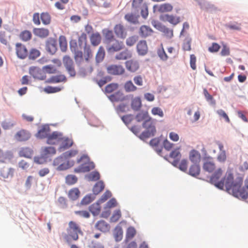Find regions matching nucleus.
<instances>
[{"label":"nucleus","mask_w":248,"mask_h":248,"mask_svg":"<svg viewBox=\"0 0 248 248\" xmlns=\"http://www.w3.org/2000/svg\"><path fill=\"white\" fill-rule=\"evenodd\" d=\"M78 162L80 163V165L74 169V172L76 173L88 172L94 168V163L90 161L89 158L87 155H82L78 160Z\"/></svg>","instance_id":"nucleus-3"},{"label":"nucleus","mask_w":248,"mask_h":248,"mask_svg":"<svg viewBox=\"0 0 248 248\" xmlns=\"http://www.w3.org/2000/svg\"><path fill=\"white\" fill-rule=\"evenodd\" d=\"M203 94L207 101L210 102L212 105H215L216 104L215 100L214 99L213 97L209 94L207 89H203Z\"/></svg>","instance_id":"nucleus-53"},{"label":"nucleus","mask_w":248,"mask_h":248,"mask_svg":"<svg viewBox=\"0 0 248 248\" xmlns=\"http://www.w3.org/2000/svg\"><path fill=\"white\" fill-rule=\"evenodd\" d=\"M33 32L35 35L42 38L47 37L49 34V30L44 28H35Z\"/></svg>","instance_id":"nucleus-19"},{"label":"nucleus","mask_w":248,"mask_h":248,"mask_svg":"<svg viewBox=\"0 0 248 248\" xmlns=\"http://www.w3.org/2000/svg\"><path fill=\"white\" fill-rule=\"evenodd\" d=\"M73 53H74V59L77 62H81L83 60L84 56L81 50H78Z\"/></svg>","instance_id":"nucleus-54"},{"label":"nucleus","mask_w":248,"mask_h":248,"mask_svg":"<svg viewBox=\"0 0 248 248\" xmlns=\"http://www.w3.org/2000/svg\"><path fill=\"white\" fill-rule=\"evenodd\" d=\"M63 62L69 74L71 77L75 76L76 72L73 60L69 56H65L63 58Z\"/></svg>","instance_id":"nucleus-5"},{"label":"nucleus","mask_w":248,"mask_h":248,"mask_svg":"<svg viewBox=\"0 0 248 248\" xmlns=\"http://www.w3.org/2000/svg\"><path fill=\"white\" fill-rule=\"evenodd\" d=\"M16 54L18 58L25 59L28 56V51L26 46L21 43H16Z\"/></svg>","instance_id":"nucleus-9"},{"label":"nucleus","mask_w":248,"mask_h":248,"mask_svg":"<svg viewBox=\"0 0 248 248\" xmlns=\"http://www.w3.org/2000/svg\"><path fill=\"white\" fill-rule=\"evenodd\" d=\"M122 216L121 211L120 209L116 210L110 218V221L116 222L119 220Z\"/></svg>","instance_id":"nucleus-51"},{"label":"nucleus","mask_w":248,"mask_h":248,"mask_svg":"<svg viewBox=\"0 0 248 248\" xmlns=\"http://www.w3.org/2000/svg\"><path fill=\"white\" fill-rule=\"evenodd\" d=\"M40 19L45 25H49L51 21V17L47 12H43L40 15Z\"/></svg>","instance_id":"nucleus-34"},{"label":"nucleus","mask_w":248,"mask_h":248,"mask_svg":"<svg viewBox=\"0 0 248 248\" xmlns=\"http://www.w3.org/2000/svg\"><path fill=\"white\" fill-rule=\"evenodd\" d=\"M29 54V58L31 60H34L38 58L40 55V51L35 48H32Z\"/></svg>","instance_id":"nucleus-52"},{"label":"nucleus","mask_w":248,"mask_h":248,"mask_svg":"<svg viewBox=\"0 0 248 248\" xmlns=\"http://www.w3.org/2000/svg\"><path fill=\"white\" fill-rule=\"evenodd\" d=\"M61 88L58 87H53L51 86H47L44 89V91L47 93H51L58 92L61 90Z\"/></svg>","instance_id":"nucleus-62"},{"label":"nucleus","mask_w":248,"mask_h":248,"mask_svg":"<svg viewBox=\"0 0 248 248\" xmlns=\"http://www.w3.org/2000/svg\"><path fill=\"white\" fill-rule=\"evenodd\" d=\"M142 126L146 130L140 134V138L141 139L144 140L155 135L156 129L152 119L150 121H144L142 124Z\"/></svg>","instance_id":"nucleus-4"},{"label":"nucleus","mask_w":248,"mask_h":248,"mask_svg":"<svg viewBox=\"0 0 248 248\" xmlns=\"http://www.w3.org/2000/svg\"><path fill=\"white\" fill-rule=\"evenodd\" d=\"M109 98L111 102H119L124 100L125 96L122 93L118 92L111 95Z\"/></svg>","instance_id":"nucleus-29"},{"label":"nucleus","mask_w":248,"mask_h":248,"mask_svg":"<svg viewBox=\"0 0 248 248\" xmlns=\"http://www.w3.org/2000/svg\"><path fill=\"white\" fill-rule=\"evenodd\" d=\"M95 228L101 232H105L109 230V225L104 220L98 221L95 225Z\"/></svg>","instance_id":"nucleus-27"},{"label":"nucleus","mask_w":248,"mask_h":248,"mask_svg":"<svg viewBox=\"0 0 248 248\" xmlns=\"http://www.w3.org/2000/svg\"><path fill=\"white\" fill-rule=\"evenodd\" d=\"M160 19L163 21H168L173 25H176L180 22V17L172 15L166 14L162 16Z\"/></svg>","instance_id":"nucleus-13"},{"label":"nucleus","mask_w":248,"mask_h":248,"mask_svg":"<svg viewBox=\"0 0 248 248\" xmlns=\"http://www.w3.org/2000/svg\"><path fill=\"white\" fill-rule=\"evenodd\" d=\"M222 173L223 170L221 168L217 169L211 176V183L220 189H223L225 187L229 193L238 199H247L248 193L244 187H242L243 178L237 177L234 179L232 170L228 169L224 178L219 180Z\"/></svg>","instance_id":"nucleus-1"},{"label":"nucleus","mask_w":248,"mask_h":248,"mask_svg":"<svg viewBox=\"0 0 248 248\" xmlns=\"http://www.w3.org/2000/svg\"><path fill=\"white\" fill-rule=\"evenodd\" d=\"M187 164L188 163L187 160L183 159L179 164L178 163L177 167H178L181 170L186 172L187 170Z\"/></svg>","instance_id":"nucleus-59"},{"label":"nucleus","mask_w":248,"mask_h":248,"mask_svg":"<svg viewBox=\"0 0 248 248\" xmlns=\"http://www.w3.org/2000/svg\"><path fill=\"white\" fill-rule=\"evenodd\" d=\"M78 181V178L76 176L69 174L65 177V183L68 185H72L76 184Z\"/></svg>","instance_id":"nucleus-48"},{"label":"nucleus","mask_w":248,"mask_h":248,"mask_svg":"<svg viewBox=\"0 0 248 248\" xmlns=\"http://www.w3.org/2000/svg\"><path fill=\"white\" fill-rule=\"evenodd\" d=\"M80 195V191L78 188H73L70 189L68 192V197L74 201L78 199Z\"/></svg>","instance_id":"nucleus-36"},{"label":"nucleus","mask_w":248,"mask_h":248,"mask_svg":"<svg viewBox=\"0 0 248 248\" xmlns=\"http://www.w3.org/2000/svg\"><path fill=\"white\" fill-rule=\"evenodd\" d=\"M108 74L113 75H121L125 73V69L121 65L112 64L107 67Z\"/></svg>","instance_id":"nucleus-7"},{"label":"nucleus","mask_w":248,"mask_h":248,"mask_svg":"<svg viewBox=\"0 0 248 248\" xmlns=\"http://www.w3.org/2000/svg\"><path fill=\"white\" fill-rule=\"evenodd\" d=\"M114 32L118 38L124 39L127 36V31L124 26L121 24H116L113 28Z\"/></svg>","instance_id":"nucleus-10"},{"label":"nucleus","mask_w":248,"mask_h":248,"mask_svg":"<svg viewBox=\"0 0 248 248\" xmlns=\"http://www.w3.org/2000/svg\"><path fill=\"white\" fill-rule=\"evenodd\" d=\"M161 31L164 35L167 38H171L173 36V30L165 26L161 27Z\"/></svg>","instance_id":"nucleus-50"},{"label":"nucleus","mask_w":248,"mask_h":248,"mask_svg":"<svg viewBox=\"0 0 248 248\" xmlns=\"http://www.w3.org/2000/svg\"><path fill=\"white\" fill-rule=\"evenodd\" d=\"M137 49L139 55H145L148 51L146 42L144 40L140 41L137 45Z\"/></svg>","instance_id":"nucleus-18"},{"label":"nucleus","mask_w":248,"mask_h":248,"mask_svg":"<svg viewBox=\"0 0 248 248\" xmlns=\"http://www.w3.org/2000/svg\"><path fill=\"white\" fill-rule=\"evenodd\" d=\"M136 119L137 122H140L144 121H150L152 119L151 117L149 116L148 112L147 111H141L138 113L136 116Z\"/></svg>","instance_id":"nucleus-26"},{"label":"nucleus","mask_w":248,"mask_h":248,"mask_svg":"<svg viewBox=\"0 0 248 248\" xmlns=\"http://www.w3.org/2000/svg\"><path fill=\"white\" fill-rule=\"evenodd\" d=\"M90 181H97L100 179V174L97 171H93L88 175Z\"/></svg>","instance_id":"nucleus-60"},{"label":"nucleus","mask_w":248,"mask_h":248,"mask_svg":"<svg viewBox=\"0 0 248 248\" xmlns=\"http://www.w3.org/2000/svg\"><path fill=\"white\" fill-rule=\"evenodd\" d=\"M103 34L105 38V42L108 45L110 44L113 40L116 38L112 31L109 29H105L103 30Z\"/></svg>","instance_id":"nucleus-16"},{"label":"nucleus","mask_w":248,"mask_h":248,"mask_svg":"<svg viewBox=\"0 0 248 248\" xmlns=\"http://www.w3.org/2000/svg\"><path fill=\"white\" fill-rule=\"evenodd\" d=\"M66 80V78L65 76L60 75L52 76L46 80V82L48 83H56L63 81L65 82Z\"/></svg>","instance_id":"nucleus-23"},{"label":"nucleus","mask_w":248,"mask_h":248,"mask_svg":"<svg viewBox=\"0 0 248 248\" xmlns=\"http://www.w3.org/2000/svg\"><path fill=\"white\" fill-rule=\"evenodd\" d=\"M118 87V85L116 83H111L108 85L105 88L106 92L108 93H112L116 90Z\"/></svg>","instance_id":"nucleus-64"},{"label":"nucleus","mask_w":248,"mask_h":248,"mask_svg":"<svg viewBox=\"0 0 248 248\" xmlns=\"http://www.w3.org/2000/svg\"><path fill=\"white\" fill-rule=\"evenodd\" d=\"M189 159L193 164H199L201 160V155L199 151L192 150L189 152Z\"/></svg>","instance_id":"nucleus-15"},{"label":"nucleus","mask_w":248,"mask_h":248,"mask_svg":"<svg viewBox=\"0 0 248 248\" xmlns=\"http://www.w3.org/2000/svg\"><path fill=\"white\" fill-rule=\"evenodd\" d=\"M66 232L67 233H63L62 235L63 239L68 244L71 243V240L77 241L79 238L78 235L83 234L79 224L74 221L69 222Z\"/></svg>","instance_id":"nucleus-2"},{"label":"nucleus","mask_w":248,"mask_h":248,"mask_svg":"<svg viewBox=\"0 0 248 248\" xmlns=\"http://www.w3.org/2000/svg\"><path fill=\"white\" fill-rule=\"evenodd\" d=\"M192 39L189 36H187L184 41V43L183 44V49L185 51H190L191 49V43Z\"/></svg>","instance_id":"nucleus-46"},{"label":"nucleus","mask_w":248,"mask_h":248,"mask_svg":"<svg viewBox=\"0 0 248 248\" xmlns=\"http://www.w3.org/2000/svg\"><path fill=\"white\" fill-rule=\"evenodd\" d=\"M200 171L199 164H193L189 168V174L194 177H197L200 174Z\"/></svg>","instance_id":"nucleus-28"},{"label":"nucleus","mask_w":248,"mask_h":248,"mask_svg":"<svg viewBox=\"0 0 248 248\" xmlns=\"http://www.w3.org/2000/svg\"><path fill=\"white\" fill-rule=\"evenodd\" d=\"M32 36V34L31 31H22L20 35V38L24 41H28L30 40Z\"/></svg>","instance_id":"nucleus-45"},{"label":"nucleus","mask_w":248,"mask_h":248,"mask_svg":"<svg viewBox=\"0 0 248 248\" xmlns=\"http://www.w3.org/2000/svg\"><path fill=\"white\" fill-rule=\"evenodd\" d=\"M105 55V51L103 46L99 47L98 50L96 55V61L99 62L103 61Z\"/></svg>","instance_id":"nucleus-44"},{"label":"nucleus","mask_w":248,"mask_h":248,"mask_svg":"<svg viewBox=\"0 0 248 248\" xmlns=\"http://www.w3.org/2000/svg\"><path fill=\"white\" fill-rule=\"evenodd\" d=\"M123 231L121 227L118 226L114 230V236L116 241H120L122 239Z\"/></svg>","instance_id":"nucleus-43"},{"label":"nucleus","mask_w":248,"mask_h":248,"mask_svg":"<svg viewBox=\"0 0 248 248\" xmlns=\"http://www.w3.org/2000/svg\"><path fill=\"white\" fill-rule=\"evenodd\" d=\"M173 9V6L169 3L160 4L157 8V11L160 13H166L171 12Z\"/></svg>","instance_id":"nucleus-32"},{"label":"nucleus","mask_w":248,"mask_h":248,"mask_svg":"<svg viewBox=\"0 0 248 248\" xmlns=\"http://www.w3.org/2000/svg\"><path fill=\"white\" fill-rule=\"evenodd\" d=\"M136 232V230L134 227L132 226L128 227L126 230L125 240L128 241L131 240L135 236Z\"/></svg>","instance_id":"nucleus-35"},{"label":"nucleus","mask_w":248,"mask_h":248,"mask_svg":"<svg viewBox=\"0 0 248 248\" xmlns=\"http://www.w3.org/2000/svg\"><path fill=\"white\" fill-rule=\"evenodd\" d=\"M89 210L93 216H97L99 214L101 211V206L99 203H94L92 204Z\"/></svg>","instance_id":"nucleus-39"},{"label":"nucleus","mask_w":248,"mask_h":248,"mask_svg":"<svg viewBox=\"0 0 248 248\" xmlns=\"http://www.w3.org/2000/svg\"><path fill=\"white\" fill-rule=\"evenodd\" d=\"M115 110L118 114L125 112L128 110V106L125 104H121L118 105Z\"/></svg>","instance_id":"nucleus-56"},{"label":"nucleus","mask_w":248,"mask_h":248,"mask_svg":"<svg viewBox=\"0 0 248 248\" xmlns=\"http://www.w3.org/2000/svg\"><path fill=\"white\" fill-rule=\"evenodd\" d=\"M138 39L137 36L134 35L129 37L126 40V44L127 46H133Z\"/></svg>","instance_id":"nucleus-57"},{"label":"nucleus","mask_w":248,"mask_h":248,"mask_svg":"<svg viewBox=\"0 0 248 248\" xmlns=\"http://www.w3.org/2000/svg\"><path fill=\"white\" fill-rule=\"evenodd\" d=\"M202 167L204 170L212 172L215 170L216 165L212 158L206 157L204 159Z\"/></svg>","instance_id":"nucleus-11"},{"label":"nucleus","mask_w":248,"mask_h":248,"mask_svg":"<svg viewBox=\"0 0 248 248\" xmlns=\"http://www.w3.org/2000/svg\"><path fill=\"white\" fill-rule=\"evenodd\" d=\"M90 40L92 45L95 46L100 44L102 38L100 34L96 32L92 34L90 37Z\"/></svg>","instance_id":"nucleus-24"},{"label":"nucleus","mask_w":248,"mask_h":248,"mask_svg":"<svg viewBox=\"0 0 248 248\" xmlns=\"http://www.w3.org/2000/svg\"><path fill=\"white\" fill-rule=\"evenodd\" d=\"M170 157L173 158L174 160L172 163V164L175 166L177 167L178 165V162L180 160L181 155L178 149H175L172 151L170 154Z\"/></svg>","instance_id":"nucleus-25"},{"label":"nucleus","mask_w":248,"mask_h":248,"mask_svg":"<svg viewBox=\"0 0 248 248\" xmlns=\"http://www.w3.org/2000/svg\"><path fill=\"white\" fill-rule=\"evenodd\" d=\"M124 18L127 21L135 23L137 21V17L133 14H127L124 16Z\"/></svg>","instance_id":"nucleus-63"},{"label":"nucleus","mask_w":248,"mask_h":248,"mask_svg":"<svg viewBox=\"0 0 248 248\" xmlns=\"http://www.w3.org/2000/svg\"><path fill=\"white\" fill-rule=\"evenodd\" d=\"M131 106L133 110H139L141 107V101L140 97H136L132 99Z\"/></svg>","instance_id":"nucleus-33"},{"label":"nucleus","mask_w":248,"mask_h":248,"mask_svg":"<svg viewBox=\"0 0 248 248\" xmlns=\"http://www.w3.org/2000/svg\"><path fill=\"white\" fill-rule=\"evenodd\" d=\"M15 137L17 140L22 141L28 140L30 138V135L26 131L21 130L16 133Z\"/></svg>","instance_id":"nucleus-20"},{"label":"nucleus","mask_w":248,"mask_h":248,"mask_svg":"<svg viewBox=\"0 0 248 248\" xmlns=\"http://www.w3.org/2000/svg\"><path fill=\"white\" fill-rule=\"evenodd\" d=\"M105 187L104 183L101 181L97 182L93 187V192L94 194L97 195L103 190Z\"/></svg>","instance_id":"nucleus-37"},{"label":"nucleus","mask_w":248,"mask_h":248,"mask_svg":"<svg viewBox=\"0 0 248 248\" xmlns=\"http://www.w3.org/2000/svg\"><path fill=\"white\" fill-rule=\"evenodd\" d=\"M132 56V52L129 50L125 49L119 53H117L115 56V59L117 60H126L130 59Z\"/></svg>","instance_id":"nucleus-17"},{"label":"nucleus","mask_w":248,"mask_h":248,"mask_svg":"<svg viewBox=\"0 0 248 248\" xmlns=\"http://www.w3.org/2000/svg\"><path fill=\"white\" fill-rule=\"evenodd\" d=\"M56 153V150L53 147H44L42 149L41 155L45 157H48L50 155H54Z\"/></svg>","instance_id":"nucleus-30"},{"label":"nucleus","mask_w":248,"mask_h":248,"mask_svg":"<svg viewBox=\"0 0 248 248\" xmlns=\"http://www.w3.org/2000/svg\"><path fill=\"white\" fill-rule=\"evenodd\" d=\"M87 35L85 33H82L78 38V45L81 49L82 46H87Z\"/></svg>","instance_id":"nucleus-41"},{"label":"nucleus","mask_w":248,"mask_h":248,"mask_svg":"<svg viewBox=\"0 0 248 248\" xmlns=\"http://www.w3.org/2000/svg\"><path fill=\"white\" fill-rule=\"evenodd\" d=\"M112 44H109V46L107 47V49L108 52H114L121 50L124 47V42L119 41L117 39L113 40Z\"/></svg>","instance_id":"nucleus-8"},{"label":"nucleus","mask_w":248,"mask_h":248,"mask_svg":"<svg viewBox=\"0 0 248 248\" xmlns=\"http://www.w3.org/2000/svg\"><path fill=\"white\" fill-rule=\"evenodd\" d=\"M41 71L38 68L35 67H31L29 70L30 74L34 78H41L40 75Z\"/></svg>","instance_id":"nucleus-49"},{"label":"nucleus","mask_w":248,"mask_h":248,"mask_svg":"<svg viewBox=\"0 0 248 248\" xmlns=\"http://www.w3.org/2000/svg\"><path fill=\"white\" fill-rule=\"evenodd\" d=\"M161 46V48L160 49H159L157 50V54L159 56V57L162 60V61H167L168 59V56H167V54L166 53L164 48L163 47L162 45Z\"/></svg>","instance_id":"nucleus-55"},{"label":"nucleus","mask_w":248,"mask_h":248,"mask_svg":"<svg viewBox=\"0 0 248 248\" xmlns=\"http://www.w3.org/2000/svg\"><path fill=\"white\" fill-rule=\"evenodd\" d=\"M153 32V30L150 27L145 25L141 26L139 31V34L141 37L144 38L151 35Z\"/></svg>","instance_id":"nucleus-21"},{"label":"nucleus","mask_w":248,"mask_h":248,"mask_svg":"<svg viewBox=\"0 0 248 248\" xmlns=\"http://www.w3.org/2000/svg\"><path fill=\"white\" fill-rule=\"evenodd\" d=\"M63 134L62 133L54 131L51 134H49L48 139H47L46 143L48 144H57L60 143V141L62 140Z\"/></svg>","instance_id":"nucleus-6"},{"label":"nucleus","mask_w":248,"mask_h":248,"mask_svg":"<svg viewBox=\"0 0 248 248\" xmlns=\"http://www.w3.org/2000/svg\"><path fill=\"white\" fill-rule=\"evenodd\" d=\"M32 152V150L29 147L22 148L19 152V155L21 157L31 158Z\"/></svg>","instance_id":"nucleus-31"},{"label":"nucleus","mask_w":248,"mask_h":248,"mask_svg":"<svg viewBox=\"0 0 248 248\" xmlns=\"http://www.w3.org/2000/svg\"><path fill=\"white\" fill-rule=\"evenodd\" d=\"M93 53L90 46L84 47V58L86 61H88L93 57Z\"/></svg>","instance_id":"nucleus-42"},{"label":"nucleus","mask_w":248,"mask_h":248,"mask_svg":"<svg viewBox=\"0 0 248 248\" xmlns=\"http://www.w3.org/2000/svg\"><path fill=\"white\" fill-rule=\"evenodd\" d=\"M125 65L127 70L131 72H135L140 67L139 62L135 60L127 61L125 62Z\"/></svg>","instance_id":"nucleus-14"},{"label":"nucleus","mask_w":248,"mask_h":248,"mask_svg":"<svg viewBox=\"0 0 248 248\" xmlns=\"http://www.w3.org/2000/svg\"><path fill=\"white\" fill-rule=\"evenodd\" d=\"M124 88L126 92H134L137 89V88L133 84L131 80L125 82L124 85Z\"/></svg>","instance_id":"nucleus-47"},{"label":"nucleus","mask_w":248,"mask_h":248,"mask_svg":"<svg viewBox=\"0 0 248 248\" xmlns=\"http://www.w3.org/2000/svg\"><path fill=\"white\" fill-rule=\"evenodd\" d=\"M61 146L59 147V151H62L64 149L70 148L73 144V141L69 138L62 136V140L60 141Z\"/></svg>","instance_id":"nucleus-22"},{"label":"nucleus","mask_w":248,"mask_h":248,"mask_svg":"<svg viewBox=\"0 0 248 248\" xmlns=\"http://www.w3.org/2000/svg\"><path fill=\"white\" fill-rule=\"evenodd\" d=\"M43 69L47 73L55 74L57 73V69L52 65H48L43 67Z\"/></svg>","instance_id":"nucleus-58"},{"label":"nucleus","mask_w":248,"mask_h":248,"mask_svg":"<svg viewBox=\"0 0 248 248\" xmlns=\"http://www.w3.org/2000/svg\"><path fill=\"white\" fill-rule=\"evenodd\" d=\"M50 131V129L48 125H43L36 133V137L41 139L45 138H47V139L49 135Z\"/></svg>","instance_id":"nucleus-12"},{"label":"nucleus","mask_w":248,"mask_h":248,"mask_svg":"<svg viewBox=\"0 0 248 248\" xmlns=\"http://www.w3.org/2000/svg\"><path fill=\"white\" fill-rule=\"evenodd\" d=\"M16 124L15 122L12 120L6 119L1 124L2 128L4 130H8L13 127Z\"/></svg>","instance_id":"nucleus-40"},{"label":"nucleus","mask_w":248,"mask_h":248,"mask_svg":"<svg viewBox=\"0 0 248 248\" xmlns=\"http://www.w3.org/2000/svg\"><path fill=\"white\" fill-rule=\"evenodd\" d=\"M46 47L47 51L52 54L55 53L57 50L56 44L55 42H49L47 43Z\"/></svg>","instance_id":"nucleus-61"},{"label":"nucleus","mask_w":248,"mask_h":248,"mask_svg":"<svg viewBox=\"0 0 248 248\" xmlns=\"http://www.w3.org/2000/svg\"><path fill=\"white\" fill-rule=\"evenodd\" d=\"M59 43L61 50L62 52H66L67 49V42L64 36L61 35L59 38Z\"/></svg>","instance_id":"nucleus-38"}]
</instances>
